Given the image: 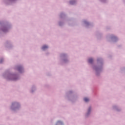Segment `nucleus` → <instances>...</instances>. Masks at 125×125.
<instances>
[{"label":"nucleus","mask_w":125,"mask_h":125,"mask_svg":"<svg viewBox=\"0 0 125 125\" xmlns=\"http://www.w3.org/2000/svg\"><path fill=\"white\" fill-rule=\"evenodd\" d=\"M57 124H58V125H60V124H62V123L61 122V121H58V122H57Z\"/></svg>","instance_id":"obj_5"},{"label":"nucleus","mask_w":125,"mask_h":125,"mask_svg":"<svg viewBox=\"0 0 125 125\" xmlns=\"http://www.w3.org/2000/svg\"><path fill=\"white\" fill-rule=\"evenodd\" d=\"M12 80H13V81H16V79H12Z\"/></svg>","instance_id":"obj_9"},{"label":"nucleus","mask_w":125,"mask_h":125,"mask_svg":"<svg viewBox=\"0 0 125 125\" xmlns=\"http://www.w3.org/2000/svg\"><path fill=\"white\" fill-rule=\"evenodd\" d=\"M3 61V59H1L0 61V63H2Z\"/></svg>","instance_id":"obj_6"},{"label":"nucleus","mask_w":125,"mask_h":125,"mask_svg":"<svg viewBox=\"0 0 125 125\" xmlns=\"http://www.w3.org/2000/svg\"><path fill=\"white\" fill-rule=\"evenodd\" d=\"M18 70L19 71L21 72V71H22V70H23V68H22V67H21V66H19L18 67Z\"/></svg>","instance_id":"obj_2"},{"label":"nucleus","mask_w":125,"mask_h":125,"mask_svg":"<svg viewBox=\"0 0 125 125\" xmlns=\"http://www.w3.org/2000/svg\"><path fill=\"white\" fill-rule=\"evenodd\" d=\"M84 101L85 102H88V101H89V99L87 98H84Z\"/></svg>","instance_id":"obj_3"},{"label":"nucleus","mask_w":125,"mask_h":125,"mask_svg":"<svg viewBox=\"0 0 125 125\" xmlns=\"http://www.w3.org/2000/svg\"><path fill=\"white\" fill-rule=\"evenodd\" d=\"M70 4H73V2L72 1H70Z\"/></svg>","instance_id":"obj_8"},{"label":"nucleus","mask_w":125,"mask_h":125,"mask_svg":"<svg viewBox=\"0 0 125 125\" xmlns=\"http://www.w3.org/2000/svg\"><path fill=\"white\" fill-rule=\"evenodd\" d=\"M46 48H48V46H46V45H44L42 47V49L43 50H45V49H46Z\"/></svg>","instance_id":"obj_1"},{"label":"nucleus","mask_w":125,"mask_h":125,"mask_svg":"<svg viewBox=\"0 0 125 125\" xmlns=\"http://www.w3.org/2000/svg\"><path fill=\"white\" fill-rule=\"evenodd\" d=\"M88 112H90V108H89V109H88Z\"/></svg>","instance_id":"obj_7"},{"label":"nucleus","mask_w":125,"mask_h":125,"mask_svg":"<svg viewBox=\"0 0 125 125\" xmlns=\"http://www.w3.org/2000/svg\"><path fill=\"white\" fill-rule=\"evenodd\" d=\"M89 63H92L93 62V60L92 59H89L88 60Z\"/></svg>","instance_id":"obj_4"}]
</instances>
